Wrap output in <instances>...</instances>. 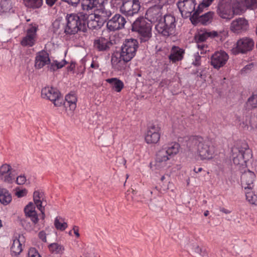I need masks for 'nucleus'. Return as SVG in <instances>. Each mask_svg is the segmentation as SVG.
Wrapping results in <instances>:
<instances>
[{"label": "nucleus", "instance_id": "1", "mask_svg": "<svg viewBox=\"0 0 257 257\" xmlns=\"http://www.w3.org/2000/svg\"><path fill=\"white\" fill-rule=\"evenodd\" d=\"M190 150H196L201 160H210L213 158L214 148L209 141L205 140L201 137L192 136L187 143Z\"/></svg>", "mask_w": 257, "mask_h": 257}, {"label": "nucleus", "instance_id": "2", "mask_svg": "<svg viewBox=\"0 0 257 257\" xmlns=\"http://www.w3.org/2000/svg\"><path fill=\"white\" fill-rule=\"evenodd\" d=\"M87 15L80 13L79 15L67 14L65 22L64 33L66 35H74L78 32L87 31L86 20Z\"/></svg>", "mask_w": 257, "mask_h": 257}, {"label": "nucleus", "instance_id": "3", "mask_svg": "<svg viewBox=\"0 0 257 257\" xmlns=\"http://www.w3.org/2000/svg\"><path fill=\"white\" fill-rule=\"evenodd\" d=\"M251 150L246 143H242L240 146L232 149V158L234 164L239 168H244L246 162L252 157Z\"/></svg>", "mask_w": 257, "mask_h": 257}, {"label": "nucleus", "instance_id": "4", "mask_svg": "<svg viewBox=\"0 0 257 257\" xmlns=\"http://www.w3.org/2000/svg\"><path fill=\"white\" fill-rule=\"evenodd\" d=\"M132 30L138 32L141 36L142 42L148 41L152 37V27L144 17L137 18L133 23Z\"/></svg>", "mask_w": 257, "mask_h": 257}, {"label": "nucleus", "instance_id": "5", "mask_svg": "<svg viewBox=\"0 0 257 257\" xmlns=\"http://www.w3.org/2000/svg\"><path fill=\"white\" fill-rule=\"evenodd\" d=\"M139 47V42L136 39H126L121 47L120 58L124 61H130L136 55Z\"/></svg>", "mask_w": 257, "mask_h": 257}, {"label": "nucleus", "instance_id": "6", "mask_svg": "<svg viewBox=\"0 0 257 257\" xmlns=\"http://www.w3.org/2000/svg\"><path fill=\"white\" fill-rule=\"evenodd\" d=\"M175 18L171 15H166L164 21L159 22L156 26L158 32L165 36H169L175 33Z\"/></svg>", "mask_w": 257, "mask_h": 257}, {"label": "nucleus", "instance_id": "7", "mask_svg": "<svg viewBox=\"0 0 257 257\" xmlns=\"http://www.w3.org/2000/svg\"><path fill=\"white\" fill-rule=\"evenodd\" d=\"M141 4L140 0H122L120 12L126 17H133L140 12Z\"/></svg>", "mask_w": 257, "mask_h": 257}, {"label": "nucleus", "instance_id": "8", "mask_svg": "<svg viewBox=\"0 0 257 257\" xmlns=\"http://www.w3.org/2000/svg\"><path fill=\"white\" fill-rule=\"evenodd\" d=\"M41 96L53 102L56 107L61 106L63 103V97L60 92L56 88L52 87H45L42 89Z\"/></svg>", "mask_w": 257, "mask_h": 257}, {"label": "nucleus", "instance_id": "9", "mask_svg": "<svg viewBox=\"0 0 257 257\" xmlns=\"http://www.w3.org/2000/svg\"><path fill=\"white\" fill-rule=\"evenodd\" d=\"M203 8L201 7L199 8L198 6L197 9L190 18L191 21L194 25L200 23L202 25H206L211 22L214 15V12H208L202 16H199V14L202 11Z\"/></svg>", "mask_w": 257, "mask_h": 257}, {"label": "nucleus", "instance_id": "10", "mask_svg": "<svg viewBox=\"0 0 257 257\" xmlns=\"http://www.w3.org/2000/svg\"><path fill=\"white\" fill-rule=\"evenodd\" d=\"M233 7L229 2L222 1L217 6L216 13L222 19L229 20L232 19L235 14Z\"/></svg>", "mask_w": 257, "mask_h": 257}, {"label": "nucleus", "instance_id": "11", "mask_svg": "<svg viewBox=\"0 0 257 257\" xmlns=\"http://www.w3.org/2000/svg\"><path fill=\"white\" fill-rule=\"evenodd\" d=\"M195 0H179L177 5L183 17H191L195 10Z\"/></svg>", "mask_w": 257, "mask_h": 257}, {"label": "nucleus", "instance_id": "12", "mask_svg": "<svg viewBox=\"0 0 257 257\" xmlns=\"http://www.w3.org/2000/svg\"><path fill=\"white\" fill-rule=\"evenodd\" d=\"M228 58L229 56L225 51H216L210 57V64L215 69H219L225 65Z\"/></svg>", "mask_w": 257, "mask_h": 257}, {"label": "nucleus", "instance_id": "13", "mask_svg": "<svg viewBox=\"0 0 257 257\" xmlns=\"http://www.w3.org/2000/svg\"><path fill=\"white\" fill-rule=\"evenodd\" d=\"M126 21L124 17L120 14H115L107 23V28L110 31H115L122 29L124 27Z\"/></svg>", "mask_w": 257, "mask_h": 257}, {"label": "nucleus", "instance_id": "14", "mask_svg": "<svg viewBox=\"0 0 257 257\" xmlns=\"http://www.w3.org/2000/svg\"><path fill=\"white\" fill-rule=\"evenodd\" d=\"M256 179V176L254 172L247 170L244 171L241 176V183L242 187L246 191L254 189V182Z\"/></svg>", "mask_w": 257, "mask_h": 257}, {"label": "nucleus", "instance_id": "15", "mask_svg": "<svg viewBox=\"0 0 257 257\" xmlns=\"http://www.w3.org/2000/svg\"><path fill=\"white\" fill-rule=\"evenodd\" d=\"M162 16V8L157 5L150 8L146 13V18L154 23L160 22Z\"/></svg>", "mask_w": 257, "mask_h": 257}, {"label": "nucleus", "instance_id": "16", "mask_svg": "<svg viewBox=\"0 0 257 257\" xmlns=\"http://www.w3.org/2000/svg\"><path fill=\"white\" fill-rule=\"evenodd\" d=\"M113 46L112 41L103 37L97 38L94 40L93 47L99 52H108Z\"/></svg>", "mask_w": 257, "mask_h": 257}, {"label": "nucleus", "instance_id": "17", "mask_svg": "<svg viewBox=\"0 0 257 257\" xmlns=\"http://www.w3.org/2000/svg\"><path fill=\"white\" fill-rule=\"evenodd\" d=\"M160 128L158 125H152L147 131L145 140L148 144H156L160 139Z\"/></svg>", "mask_w": 257, "mask_h": 257}, {"label": "nucleus", "instance_id": "18", "mask_svg": "<svg viewBox=\"0 0 257 257\" xmlns=\"http://www.w3.org/2000/svg\"><path fill=\"white\" fill-rule=\"evenodd\" d=\"M248 28V22L243 18H239L233 20L230 27V30L237 34L246 31Z\"/></svg>", "mask_w": 257, "mask_h": 257}, {"label": "nucleus", "instance_id": "19", "mask_svg": "<svg viewBox=\"0 0 257 257\" xmlns=\"http://www.w3.org/2000/svg\"><path fill=\"white\" fill-rule=\"evenodd\" d=\"M164 151H159L156 154V158L153 163H151V168L153 170H160L166 166V162L169 160V158L164 156Z\"/></svg>", "mask_w": 257, "mask_h": 257}, {"label": "nucleus", "instance_id": "20", "mask_svg": "<svg viewBox=\"0 0 257 257\" xmlns=\"http://www.w3.org/2000/svg\"><path fill=\"white\" fill-rule=\"evenodd\" d=\"M254 43L252 39L248 38H243L237 42L236 49L238 52L244 53L250 51Z\"/></svg>", "mask_w": 257, "mask_h": 257}, {"label": "nucleus", "instance_id": "21", "mask_svg": "<svg viewBox=\"0 0 257 257\" xmlns=\"http://www.w3.org/2000/svg\"><path fill=\"white\" fill-rule=\"evenodd\" d=\"M108 4H104L103 5H99V8L97 9L96 13L95 14L101 20H103L102 22L104 23L109 18L112 16L114 13L112 12V8H110L107 6Z\"/></svg>", "mask_w": 257, "mask_h": 257}, {"label": "nucleus", "instance_id": "22", "mask_svg": "<svg viewBox=\"0 0 257 257\" xmlns=\"http://www.w3.org/2000/svg\"><path fill=\"white\" fill-rule=\"evenodd\" d=\"M50 63L48 53L45 51H41L36 54L35 60V67L37 69H41Z\"/></svg>", "mask_w": 257, "mask_h": 257}, {"label": "nucleus", "instance_id": "23", "mask_svg": "<svg viewBox=\"0 0 257 257\" xmlns=\"http://www.w3.org/2000/svg\"><path fill=\"white\" fill-rule=\"evenodd\" d=\"M26 218H29L33 224L36 225L39 221L38 215L35 210V205L32 202H29L24 208Z\"/></svg>", "mask_w": 257, "mask_h": 257}, {"label": "nucleus", "instance_id": "24", "mask_svg": "<svg viewBox=\"0 0 257 257\" xmlns=\"http://www.w3.org/2000/svg\"><path fill=\"white\" fill-rule=\"evenodd\" d=\"M95 14L87 15L86 27L90 29L98 30L101 28L104 24Z\"/></svg>", "mask_w": 257, "mask_h": 257}, {"label": "nucleus", "instance_id": "25", "mask_svg": "<svg viewBox=\"0 0 257 257\" xmlns=\"http://www.w3.org/2000/svg\"><path fill=\"white\" fill-rule=\"evenodd\" d=\"M37 28L32 26L27 30V36L21 41L23 46L32 47L35 44V37L36 34Z\"/></svg>", "mask_w": 257, "mask_h": 257}, {"label": "nucleus", "instance_id": "26", "mask_svg": "<svg viewBox=\"0 0 257 257\" xmlns=\"http://www.w3.org/2000/svg\"><path fill=\"white\" fill-rule=\"evenodd\" d=\"M10 165L5 164L0 167V179L5 182L12 183L13 177L11 172Z\"/></svg>", "mask_w": 257, "mask_h": 257}, {"label": "nucleus", "instance_id": "27", "mask_svg": "<svg viewBox=\"0 0 257 257\" xmlns=\"http://www.w3.org/2000/svg\"><path fill=\"white\" fill-rule=\"evenodd\" d=\"M180 148V146L178 143L173 142L164 145L159 151L160 152L164 151L165 152L164 156L170 158V157L175 155L178 153Z\"/></svg>", "mask_w": 257, "mask_h": 257}, {"label": "nucleus", "instance_id": "28", "mask_svg": "<svg viewBox=\"0 0 257 257\" xmlns=\"http://www.w3.org/2000/svg\"><path fill=\"white\" fill-rule=\"evenodd\" d=\"M103 0H82L81 7L84 11H89L104 4Z\"/></svg>", "mask_w": 257, "mask_h": 257}, {"label": "nucleus", "instance_id": "29", "mask_svg": "<svg viewBox=\"0 0 257 257\" xmlns=\"http://www.w3.org/2000/svg\"><path fill=\"white\" fill-rule=\"evenodd\" d=\"M184 50L178 47L173 46L171 49L169 59L173 62L180 61L183 58Z\"/></svg>", "mask_w": 257, "mask_h": 257}, {"label": "nucleus", "instance_id": "30", "mask_svg": "<svg viewBox=\"0 0 257 257\" xmlns=\"http://www.w3.org/2000/svg\"><path fill=\"white\" fill-rule=\"evenodd\" d=\"M77 98L74 93H69L65 96V101L63 102V104L65 107L69 106L70 109L73 111L75 109L76 107Z\"/></svg>", "mask_w": 257, "mask_h": 257}, {"label": "nucleus", "instance_id": "31", "mask_svg": "<svg viewBox=\"0 0 257 257\" xmlns=\"http://www.w3.org/2000/svg\"><path fill=\"white\" fill-rule=\"evenodd\" d=\"M33 200L34 201V204L37 206V208L43 207L44 202L46 203L44 193L38 190L34 191L33 193Z\"/></svg>", "mask_w": 257, "mask_h": 257}, {"label": "nucleus", "instance_id": "32", "mask_svg": "<svg viewBox=\"0 0 257 257\" xmlns=\"http://www.w3.org/2000/svg\"><path fill=\"white\" fill-rule=\"evenodd\" d=\"M106 81L111 84L112 88L117 92H120L124 87L123 82L117 78L107 79Z\"/></svg>", "mask_w": 257, "mask_h": 257}, {"label": "nucleus", "instance_id": "33", "mask_svg": "<svg viewBox=\"0 0 257 257\" xmlns=\"http://www.w3.org/2000/svg\"><path fill=\"white\" fill-rule=\"evenodd\" d=\"M216 32H205L199 33L198 35L195 37V39L197 43H201L205 41L208 37L214 38L217 36Z\"/></svg>", "mask_w": 257, "mask_h": 257}, {"label": "nucleus", "instance_id": "34", "mask_svg": "<svg viewBox=\"0 0 257 257\" xmlns=\"http://www.w3.org/2000/svg\"><path fill=\"white\" fill-rule=\"evenodd\" d=\"M11 193L4 188H0V202L4 205L9 204L12 201Z\"/></svg>", "mask_w": 257, "mask_h": 257}, {"label": "nucleus", "instance_id": "35", "mask_svg": "<svg viewBox=\"0 0 257 257\" xmlns=\"http://www.w3.org/2000/svg\"><path fill=\"white\" fill-rule=\"evenodd\" d=\"M11 250L12 255H17L21 252L22 251V244L19 239H15L13 240Z\"/></svg>", "mask_w": 257, "mask_h": 257}, {"label": "nucleus", "instance_id": "36", "mask_svg": "<svg viewBox=\"0 0 257 257\" xmlns=\"http://www.w3.org/2000/svg\"><path fill=\"white\" fill-rule=\"evenodd\" d=\"M192 254L195 256L199 257L203 255L205 253V249L200 247L198 244L194 243L192 245L191 249Z\"/></svg>", "mask_w": 257, "mask_h": 257}, {"label": "nucleus", "instance_id": "37", "mask_svg": "<svg viewBox=\"0 0 257 257\" xmlns=\"http://www.w3.org/2000/svg\"><path fill=\"white\" fill-rule=\"evenodd\" d=\"M246 200L251 204L257 205V194L254 190H249L245 191Z\"/></svg>", "mask_w": 257, "mask_h": 257}, {"label": "nucleus", "instance_id": "38", "mask_svg": "<svg viewBox=\"0 0 257 257\" xmlns=\"http://www.w3.org/2000/svg\"><path fill=\"white\" fill-rule=\"evenodd\" d=\"M26 7L36 9L41 7L43 4V0H24Z\"/></svg>", "mask_w": 257, "mask_h": 257}, {"label": "nucleus", "instance_id": "39", "mask_svg": "<svg viewBox=\"0 0 257 257\" xmlns=\"http://www.w3.org/2000/svg\"><path fill=\"white\" fill-rule=\"evenodd\" d=\"M64 26H65V23H62L60 20H56L52 24L54 32L61 33L63 32L64 33V28L63 27Z\"/></svg>", "mask_w": 257, "mask_h": 257}, {"label": "nucleus", "instance_id": "40", "mask_svg": "<svg viewBox=\"0 0 257 257\" xmlns=\"http://www.w3.org/2000/svg\"><path fill=\"white\" fill-rule=\"evenodd\" d=\"M66 64V61L65 60H62L61 62H58L57 60L54 61L50 66L48 67L52 71H54L58 69L62 68Z\"/></svg>", "mask_w": 257, "mask_h": 257}, {"label": "nucleus", "instance_id": "41", "mask_svg": "<svg viewBox=\"0 0 257 257\" xmlns=\"http://www.w3.org/2000/svg\"><path fill=\"white\" fill-rule=\"evenodd\" d=\"M246 107L249 109H252L257 107V94H253L250 96L246 102Z\"/></svg>", "mask_w": 257, "mask_h": 257}, {"label": "nucleus", "instance_id": "42", "mask_svg": "<svg viewBox=\"0 0 257 257\" xmlns=\"http://www.w3.org/2000/svg\"><path fill=\"white\" fill-rule=\"evenodd\" d=\"M49 248L50 251L56 253H62L64 249V248L62 245L57 243H53L50 244L49 245Z\"/></svg>", "mask_w": 257, "mask_h": 257}, {"label": "nucleus", "instance_id": "43", "mask_svg": "<svg viewBox=\"0 0 257 257\" xmlns=\"http://www.w3.org/2000/svg\"><path fill=\"white\" fill-rule=\"evenodd\" d=\"M54 225L55 227L60 230H64L67 227V223L66 222L61 223L59 221L58 217H57L54 221Z\"/></svg>", "mask_w": 257, "mask_h": 257}, {"label": "nucleus", "instance_id": "44", "mask_svg": "<svg viewBox=\"0 0 257 257\" xmlns=\"http://www.w3.org/2000/svg\"><path fill=\"white\" fill-rule=\"evenodd\" d=\"M20 222L22 226L26 230L31 231L32 230V227L30 222H29L26 218L20 219Z\"/></svg>", "mask_w": 257, "mask_h": 257}, {"label": "nucleus", "instance_id": "45", "mask_svg": "<svg viewBox=\"0 0 257 257\" xmlns=\"http://www.w3.org/2000/svg\"><path fill=\"white\" fill-rule=\"evenodd\" d=\"M244 2L248 9L254 10L257 8V0H245Z\"/></svg>", "mask_w": 257, "mask_h": 257}, {"label": "nucleus", "instance_id": "46", "mask_svg": "<svg viewBox=\"0 0 257 257\" xmlns=\"http://www.w3.org/2000/svg\"><path fill=\"white\" fill-rule=\"evenodd\" d=\"M128 61H124L122 59L120 58V60L117 64V65L113 68L117 71H122L124 70L126 66V63Z\"/></svg>", "mask_w": 257, "mask_h": 257}, {"label": "nucleus", "instance_id": "47", "mask_svg": "<svg viewBox=\"0 0 257 257\" xmlns=\"http://www.w3.org/2000/svg\"><path fill=\"white\" fill-rule=\"evenodd\" d=\"M120 60V56L119 58H118L116 56L112 55L111 58V63L112 65V67L113 68L115 67L117 65V64L118 63V62Z\"/></svg>", "mask_w": 257, "mask_h": 257}, {"label": "nucleus", "instance_id": "48", "mask_svg": "<svg viewBox=\"0 0 257 257\" xmlns=\"http://www.w3.org/2000/svg\"><path fill=\"white\" fill-rule=\"evenodd\" d=\"M26 181V178L24 175H20L17 178V183L19 185H23Z\"/></svg>", "mask_w": 257, "mask_h": 257}, {"label": "nucleus", "instance_id": "49", "mask_svg": "<svg viewBox=\"0 0 257 257\" xmlns=\"http://www.w3.org/2000/svg\"><path fill=\"white\" fill-rule=\"evenodd\" d=\"M214 0H203L202 3L199 5V7H208Z\"/></svg>", "mask_w": 257, "mask_h": 257}, {"label": "nucleus", "instance_id": "50", "mask_svg": "<svg viewBox=\"0 0 257 257\" xmlns=\"http://www.w3.org/2000/svg\"><path fill=\"white\" fill-rule=\"evenodd\" d=\"M62 1L67 3L69 5L75 7L80 2V0H61Z\"/></svg>", "mask_w": 257, "mask_h": 257}, {"label": "nucleus", "instance_id": "51", "mask_svg": "<svg viewBox=\"0 0 257 257\" xmlns=\"http://www.w3.org/2000/svg\"><path fill=\"white\" fill-rule=\"evenodd\" d=\"M27 190L26 189L17 191L16 192V195L19 197L21 198L22 197H24L27 195Z\"/></svg>", "mask_w": 257, "mask_h": 257}, {"label": "nucleus", "instance_id": "52", "mask_svg": "<svg viewBox=\"0 0 257 257\" xmlns=\"http://www.w3.org/2000/svg\"><path fill=\"white\" fill-rule=\"evenodd\" d=\"M29 257H41L34 249H30L28 253Z\"/></svg>", "mask_w": 257, "mask_h": 257}, {"label": "nucleus", "instance_id": "53", "mask_svg": "<svg viewBox=\"0 0 257 257\" xmlns=\"http://www.w3.org/2000/svg\"><path fill=\"white\" fill-rule=\"evenodd\" d=\"M39 237L43 242H46L47 241L46 234L44 231H40L38 234Z\"/></svg>", "mask_w": 257, "mask_h": 257}, {"label": "nucleus", "instance_id": "54", "mask_svg": "<svg viewBox=\"0 0 257 257\" xmlns=\"http://www.w3.org/2000/svg\"><path fill=\"white\" fill-rule=\"evenodd\" d=\"M38 209L41 211V218L42 220H44L45 218V207H41L40 208H38Z\"/></svg>", "mask_w": 257, "mask_h": 257}, {"label": "nucleus", "instance_id": "55", "mask_svg": "<svg viewBox=\"0 0 257 257\" xmlns=\"http://www.w3.org/2000/svg\"><path fill=\"white\" fill-rule=\"evenodd\" d=\"M195 57V62H193V64L195 65H198L199 64V61L200 59V56H199L198 53L194 55Z\"/></svg>", "mask_w": 257, "mask_h": 257}, {"label": "nucleus", "instance_id": "56", "mask_svg": "<svg viewBox=\"0 0 257 257\" xmlns=\"http://www.w3.org/2000/svg\"><path fill=\"white\" fill-rule=\"evenodd\" d=\"M197 46H198V48L200 49L201 50V54H202L204 53V48L205 47L207 48V46H205L204 44H200V43H198L197 44Z\"/></svg>", "mask_w": 257, "mask_h": 257}, {"label": "nucleus", "instance_id": "57", "mask_svg": "<svg viewBox=\"0 0 257 257\" xmlns=\"http://www.w3.org/2000/svg\"><path fill=\"white\" fill-rule=\"evenodd\" d=\"M73 231H74V233L75 234V235L77 237H79V236H80V234H79V232H78V227H77L76 226H74L73 228Z\"/></svg>", "mask_w": 257, "mask_h": 257}, {"label": "nucleus", "instance_id": "58", "mask_svg": "<svg viewBox=\"0 0 257 257\" xmlns=\"http://www.w3.org/2000/svg\"><path fill=\"white\" fill-rule=\"evenodd\" d=\"M57 0H46V4L49 6H52Z\"/></svg>", "mask_w": 257, "mask_h": 257}, {"label": "nucleus", "instance_id": "59", "mask_svg": "<svg viewBox=\"0 0 257 257\" xmlns=\"http://www.w3.org/2000/svg\"><path fill=\"white\" fill-rule=\"evenodd\" d=\"M104 4H108L110 3L111 4H114V2H117V1H122V0H103Z\"/></svg>", "mask_w": 257, "mask_h": 257}, {"label": "nucleus", "instance_id": "60", "mask_svg": "<svg viewBox=\"0 0 257 257\" xmlns=\"http://www.w3.org/2000/svg\"><path fill=\"white\" fill-rule=\"evenodd\" d=\"M90 67L92 68L96 69L99 67V65L97 63L92 62V63L91 64Z\"/></svg>", "mask_w": 257, "mask_h": 257}, {"label": "nucleus", "instance_id": "61", "mask_svg": "<svg viewBox=\"0 0 257 257\" xmlns=\"http://www.w3.org/2000/svg\"><path fill=\"white\" fill-rule=\"evenodd\" d=\"M240 126L244 129H246V130H248V126L247 125V124H246V122H242V123H241L240 124Z\"/></svg>", "mask_w": 257, "mask_h": 257}, {"label": "nucleus", "instance_id": "62", "mask_svg": "<svg viewBox=\"0 0 257 257\" xmlns=\"http://www.w3.org/2000/svg\"><path fill=\"white\" fill-rule=\"evenodd\" d=\"M220 211L225 214H229L230 212V211L224 208H221Z\"/></svg>", "mask_w": 257, "mask_h": 257}, {"label": "nucleus", "instance_id": "63", "mask_svg": "<svg viewBox=\"0 0 257 257\" xmlns=\"http://www.w3.org/2000/svg\"><path fill=\"white\" fill-rule=\"evenodd\" d=\"M252 66L253 65L252 64L246 65L243 68V69L244 70V71H245L246 69H250V68H251Z\"/></svg>", "mask_w": 257, "mask_h": 257}, {"label": "nucleus", "instance_id": "64", "mask_svg": "<svg viewBox=\"0 0 257 257\" xmlns=\"http://www.w3.org/2000/svg\"><path fill=\"white\" fill-rule=\"evenodd\" d=\"M202 168H199L197 170L196 168H194V171L195 173H198V172H201V171H202Z\"/></svg>", "mask_w": 257, "mask_h": 257}]
</instances>
